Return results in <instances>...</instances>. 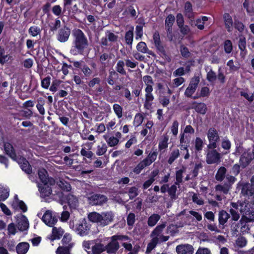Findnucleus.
<instances>
[{"label": "nucleus", "instance_id": "nucleus-35", "mask_svg": "<svg viewBox=\"0 0 254 254\" xmlns=\"http://www.w3.org/2000/svg\"><path fill=\"white\" fill-rule=\"evenodd\" d=\"M180 227H183V225L170 224L167 227V230L168 233H169L172 236H174L178 233L179 230L178 229Z\"/></svg>", "mask_w": 254, "mask_h": 254}, {"label": "nucleus", "instance_id": "nucleus-17", "mask_svg": "<svg viewBox=\"0 0 254 254\" xmlns=\"http://www.w3.org/2000/svg\"><path fill=\"white\" fill-rule=\"evenodd\" d=\"M42 220L47 225L53 227L58 221V219L53 216L52 211L47 210L42 217Z\"/></svg>", "mask_w": 254, "mask_h": 254}, {"label": "nucleus", "instance_id": "nucleus-59", "mask_svg": "<svg viewBox=\"0 0 254 254\" xmlns=\"http://www.w3.org/2000/svg\"><path fill=\"white\" fill-rule=\"evenodd\" d=\"M20 167L23 171L28 174H30L32 172L31 166L27 161H25V163H23V164H21L20 165Z\"/></svg>", "mask_w": 254, "mask_h": 254}, {"label": "nucleus", "instance_id": "nucleus-41", "mask_svg": "<svg viewBox=\"0 0 254 254\" xmlns=\"http://www.w3.org/2000/svg\"><path fill=\"white\" fill-rule=\"evenodd\" d=\"M239 48L241 51V55H243L244 56L246 54V38L243 36H241L239 40Z\"/></svg>", "mask_w": 254, "mask_h": 254}, {"label": "nucleus", "instance_id": "nucleus-15", "mask_svg": "<svg viewBox=\"0 0 254 254\" xmlns=\"http://www.w3.org/2000/svg\"><path fill=\"white\" fill-rule=\"evenodd\" d=\"M254 159L251 155V152L248 151H244L240 157L239 164L242 168H245Z\"/></svg>", "mask_w": 254, "mask_h": 254}, {"label": "nucleus", "instance_id": "nucleus-14", "mask_svg": "<svg viewBox=\"0 0 254 254\" xmlns=\"http://www.w3.org/2000/svg\"><path fill=\"white\" fill-rule=\"evenodd\" d=\"M176 251L178 254H193L194 248L189 244H181L176 247Z\"/></svg>", "mask_w": 254, "mask_h": 254}, {"label": "nucleus", "instance_id": "nucleus-45", "mask_svg": "<svg viewBox=\"0 0 254 254\" xmlns=\"http://www.w3.org/2000/svg\"><path fill=\"white\" fill-rule=\"evenodd\" d=\"M178 185H176L174 184V185H172L168 189V194L171 198V199H176L177 198V196L176 195V191H177V186Z\"/></svg>", "mask_w": 254, "mask_h": 254}, {"label": "nucleus", "instance_id": "nucleus-16", "mask_svg": "<svg viewBox=\"0 0 254 254\" xmlns=\"http://www.w3.org/2000/svg\"><path fill=\"white\" fill-rule=\"evenodd\" d=\"M38 176L41 181L40 184L47 183L50 185H55V181L52 178H48L47 172L44 169H41L38 171Z\"/></svg>", "mask_w": 254, "mask_h": 254}, {"label": "nucleus", "instance_id": "nucleus-6", "mask_svg": "<svg viewBox=\"0 0 254 254\" xmlns=\"http://www.w3.org/2000/svg\"><path fill=\"white\" fill-rule=\"evenodd\" d=\"M158 153L156 151L150 152L147 157L140 161L133 169V172L136 174H139L142 170L147 166L150 165L157 158Z\"/></svg>", "mask_w": 254, "mask_h": 254}, {"label": "nucleus", "instance_id": "nucleus-10", "mask_svg": "<svg viewBox=\"0 0 254 254\" xmlns=\"http://www.w3.org/2000/svg\"><path fill=\"white\" fill-rule=\"evenodd\" d=\"M208 150L206 155V161L208 164L218 163L220 161L221 155L216 150Z\"/></svg>", "mask_w": 254, "mask_h": 254}, {"label": "nucleus", "instance_id": "nucleus-24", "mask_svg": "<svg viewBox=\"0 0 254 254\" xmlns=\"http://www.w3.org/2000/svg\"><path fill=\"white\" fill-rule=\"evenodd\" d=\"M4 148L6 153L13 160H16V155L13 146L9 143L6 142L4 144Z\"/></svg>", "mask_w": 254, "mask_h": 254}, {"label": "nucleus", "instance_id": "nucleus-42", "mask_svg": "<svg viewBox=\"0 0 254 254\" xmlns=\"http://www.w3.org/2000/svg\"><path fill=\"white\" fill-rule=\"evenodd\" d=\"M64 233V230L61 227H54L53 228L52 234L54 239H60Z\"/></svg>", "mask_w": 254, "mask_h": 254}, {"label": "nucleus", "instance_id": "nucleus-19", "mask_svg": "<svg viewBox=\"0 0 254 254\" xmlns=\"http://www.w3.org/2000/svg\"><path fill=\"white\" fill-rule=\"evenodd\" d=\"M254 221V209L252 207L242 215L240 222L242 225L244 222H251Z\"/></svg>", "mask_w": 254, "mask_h": 254}, {"label": "nucleus", "instance_id": "nucleus-29", "mask_svg": "<svg viewBox=\"0 0 254 254\" xmlns=\"http://www.w3.org/2000/svg\"><path fill=\"white\" fill-rule=\"evenodd\" d=\"M136 49L138 52L142 53H147L150 55H153V52L149 50L146 43L144 42H139L136 46Z\"/></svg>", "mask_w": 254, "mask_h": 254}, {"label": "nucleus", "instance_id": "nucleus-48", "mask_svg": "<svg viewBox=\"0 0 254 254\" xmlns=\"http://www.w3.org/2000/svg\"><path fill=\"white\" fill-rule=\"evenodd\" d=\"M40 27L36 26H31L28 30L29 33L33 37H35L41 33Z\"/></svg>", "mask_w": 254, "mask_h": 254}, {"label": "nucleus", "instance_id": "nucleus-57", "mask_svg": "<svg viewBox=\"0 0 254 254\" xmlns=\"http://www.w3.org/2000/svg\"><path fill=\"white\" fill-rule=\"evenodd\" d=\"M247 90L248 89L241 91L240 95L241 96L245 97L250 102H252L254 100V94L249 95L247 91Z\"/></svg>", "mask_w": 254, "mask_h": 254}, {"label": "nucleus", "instance_id": "nucleus-26", "mask_svg": "<svg viewBox=\"0 0 254 254\" xmlns=\"http://www.w3.org/2000/svg\"><path fill=\"white\" fill-rule=\"evenodd\" d=\"M29 245L26 242H22L19 243L16 248V250L18 254H25L28 251Z\"/></svg>", "mask_w": 254, "mask_h": 254}, {"label": "nucleus", "instance_id": "nucleus-50", "mask_svg": "<svg viewBox=\"0 0 254 254\" xmlns=\"http://www.w3.org/2000/svg\"><path fill=\"white\" fill-rule=\"evenodd\" d=\"M144 118L143 116L139 113L136 114L133 120V125L135 127H138L143 122Z\"/></svg>", "mask_w": 254, "mask_h": 254}, {"label": "nucleus", "instance_id": "nucleus-7", "mask_svg": "<svg viewBox=\"0 0 254 254\" xmlns=\"http://www.w3.org/2000/svg\"><path fill=\"white\" fill-rule=\"evenodd\" d=\"M207 135L209 142L207 145V148L208 149L216 148L220 140L218 131L214 127H210L207 131Z\"/></svg>", "mask_w": 254, "mask_h": 254}, {"label": "nucleus", "instance_id": "nucleus-39", "mask_svg": "<svg viewBox=\"0 0 254 254\" xmlns=\"http://www.w3.org/2000/svg\"><path fill=\"white\" fill-rule=\"evenodd\" d=\"M37 104L36 105V107L41 115L45 114V109L44 108V105L45 104V100L43 98H39L37 99Z\"/></svg>", "mask_w": 254, "mask_h": 254}, {"label": "nucleus", "instance_id": "nucleus-27", "mask_svg": "<svg viewBox=\"0 0 254 254\" xmlns=\"http://www.w3.org/2000/svg\"><path fill=\"white\" fill-rule=\"evenodd\" d=\"M161 216L157 213H153L150 216L147 220V225L149 227H154L160 219Z\"/></svg>", "mask_w": 254, "mask_h": 254}, {"label": "nucleus", "instance_id": "nucleus-61", "mask_svg": "<svg viewBox=\"0 0 254 254\" xmlns=\"http://www.w3.org/2000/svg\"><path fill=\"white\" fill-rule=\"evenodd\" d=\"M168 137L165 136L161 141L159 143V149L161 150L166 149L168 147Z\"/></svg>", "mask_w": 254, "mask_h": 254}, {"label": "nucleus", "instance_id": "nucleus-13", "mask_svg": "<svg viewBox=\"0 0 254 254\" xmlns=\"http://www.w3.org/2000/svg\"><path fill=\"white\" fill-rule=\"evenodd\" d=\"M231 230L233 236H238L240 234V232H243L247 228L248 226H246V224L244 223L242 225L240 222V220L239 222H231Z\"/></svg>", "mask_w": 254, "mask_h": 254}, {"label": "nucleus", "instance_id": "nucleus-62", "mask_svg": "<svg viewBox=\"0 0 254 254\" xmlns=\"http://www.w3.org/2000/svg\"><path fill=\"white\" fill-rule=\"evenodd\" d=\"M106 36L107 37L108 40L112 42H116L118 38V36L117 35L109 31L106 32Z\"/></svg>", "mask_w": 254, "mask_h": 254}, {"label": "nucleus", "instance_id": "nucleus-34", "mask_svg": "<svg viewBox=\"0 0 254 254\" xmlns=\"http://www.w3.org/2000/svg\"><path fill=\"white\" fill-rule=\"evenodd\" d=\"M185 15L189 18H191L193 17L192 5L190 1H187L185 3Z\"/></svg>", "mask_w": 254, "mask_h": 254}, {"label": "nucleus", "instance_id": "nucleus-25", "mask_svg": "<svg viewBox=\"0 0 254 254\" xmlns=\"http://www.w3.org/2000/svg\"><path fill=\"white\" fill-rule=\"evenodd\" d=\"M223 19L225 25V27L228 32L232 31L233 20L232 17L229 13H225L223 15Z\"/></svg>", "mask_w": 254, "mask_h": 254}, {"label": "nucleus", "instance_id": "nucleus-38", "mask_svg": "<svg viewBox=\"0 0 254 254\" xmlns=\"http://www.w3.org/2000/svg\"><path fill=\"white\" fill-rule=\"evenodd\" d=\"M240 211L243 215L245 213L252 208L251 204L248 202L246 201H240L239 202Z\"/></svg>", "mask_w": 254, "mask_h": 254}, {"label": "nucleus", "instance_id": "nucleus-5", "mask_svg": "<svg viewBox=\"0 0 254 254\" xmlns=\"http://www.w3.org/2000/svg\"><path fill=\"white\" fill-rule=\"evenodd\" d=\"M158 153L156 151L150 152L147 157L140 161L133 169V172L136 174H139L142 170L147 166L150 165L157 158Z\"/></svg>", "mask_w": 254, "mask_h": 254}, {"label": "nucleus", "instance_id": "nucleus-55", "mask_svg": "<svg viewBox=\"0 0 254 254\" xmlns=\"http://www.w3.org/2000/svg\"><path fill=\"white\" fill-rule=\"evenodd\" d=\"M224 50L227 53H230L233 50V46L232 42L230 40H227L224 42Z\"/></svg>", "mask_w": 254, "mask_h": 254}, {"label": "nucleus", "instance_id": "nucleus-64", "mask_svg": "<svg viewBox=\"0 0 254 254\" xmlns=\"http://www.w3.org/2000/svg\"><path fill=\"white\" fill-rule=\"evenodd\" d=\"M192 199L193 202L198 205H201L204 204V201L197 194L194 193L192 195Z\"/></svg>", "mask_w": 254, "mask_h": 254}, {"label": "nucleus", "instance_id": "nucleus-1", "mask_svg": "<svg viewBox=\"0 0 254 254\" xmlns=\"http://www.w3.org/2000/svg\"><path fill=\"white\" fill-rule=\"evenodd\" d=\"M72 36L73 46L70 53L73 55H82L89 45L87 37L81 30L77 28L72 31Z\"/></svg>", "mask_w": 254, "mask_h": 254}, {"label": "nucleus", "instance_id": "nucleus-63", "mask_svg": "<svg viewBox=\"0 0 254 254\" xmlns=\"http://www.w3.org/2000/svg\"><path fill=\"white\" fill-rule=\"evenodd\" d=\"M203 140L200 137H196L195 141V148L197 151H200L202 149Z\"/></svg>", "mask_w": 254, "mask_h": 254}, {"label": "nucleus", "instance_id": "nucleus-44", "mask_svg": "<svg viewBox=\"0 0 254 254\" xmlns=\"http://www.w3.org/2000/svg\"><path fill=\"white\" fill-rule=\"evenodd\" d=\"M154 100V96L152 93L145 94V101L144 103V107L149 109L152 105V101Z\"/></svg>", "mask_w": 254, "mask_h": 254}, {"label": "nucleus", "instance_id": "nucleus-46", "mask_svg": "<svg viewBox=\"0 0 254 254\" xmlns=\"http://www.w3.org/2000/svg\"><path fill=\"white\" fill-rule=\"evenodd\" d=\"M125 62L122 60L118 62L116 67V71L122 75H126V71L124 69Z\"/></svg>", "mask_w": 254, "mask_h": 254}, {"label": "nucleus", "instance_id": "nucleus-37", "mask_svg": "<svg viewBox=\"0 0 254 254\" xmlns=\"http://www.w3.org/2000/svg\"><path fill=\"white\" fill-rule=\"evenodd\" d=\"M57 184L63 190L69 191L71 190L70 185L64 180L58 181Z\"/></svg>", "mask_w": 254, "mask_h": 254}, {"label": "nucleus", "instance_id": "nucleus-43", "mask_svg": "<svg viewBox=\"0 0 254 254\" xmlns=\"http://www.w3.org/2000/svg\"><path fill=\"white\" fill-rule=\"evenodd\" d=\"M9 196V190L0 185V201L5 200Z\"/></svg>", "mask_w": 254, "mask_h": 254}, {"label": "nucleus", "instance_id": "nucleus-30", "mask_svg": "<svg viewBox=\"0 0 254 254\" xmlns=\"http://www.w3.org/2000/svg\"><path fill=\"white\" fill-rule=\"evenodd\" d=\"M193 108L197 113L202 115L205 114L207 111V106L206 104L202 102L196 103Z\"/></svg>", "mask_w": 254, "mask_h": 254}, {"label": "nucleus", "instance_id": "nucleus-9", "mask_svg": "<svg viewBox=\"0 0 254 254\" xmlns=\"http://www.w3.org/2000/svg\"><path fill=\"white\" fill-rule=\"evenodd\" d=\"M90 230V225L86 221L83 220L81 223L76 225L74 231L80 236L87 235Z\"/></svg>", "mask_w": 254, "mask_h": 254}, {"label": "nucleus", "instance_id": "nucleus-21", "mask_svg": "<svg viewBox=\"0 0 254 254\" xmlns=\"http://www.w3.org/2000/svg\"><path fill=\"white\" fill-rule=\"evenodd\" d=\"M28 227L29 222L27 218L24 215H22L21 217L18 220V229L21 231H23L26 230Z\"/></svg>", "mask_w": 254, "mask_h": 254}, {"label": "nucleus", "instance_id": "nucleus-11", "mask_svg": "<svg viewBox=\"0 0 254 254\" xmlns=\"http://www.w3.org/2000/svg\"><path fill=\"white\" fill-rule=\"evenodd\" d=\"M199 77L195 76L192 78L185 92V95L188 97H191L192 95L195 92L198 83H199Z\"/></svg>", "mask_w": 254, "mask_h": 254}, {"label": "nucleus", "instance_id": "nucleus-23", "mask_svg": "<svg viewBox=\"0 0 254 254\" xmlns=\"http://www.w3.org/2000/svg\"><path fill=\"white\" fill-rule=\"evenodd\" d=\"M253 185L249 183L245 184L242 186L241 193L243 195L252 196L254 193V189Z\"/></svg>", "mask_w": 254, "mask_h": 254}, {"label": "nucleus", "instance_id": "nucleus-28", "mask_svg": "<svg viewBox=\"0 0 254 254\" xmlns=\"http://www.w3.org/2000/svg\"><path fill=\"white\" fill-rule=\"evenodd\" d=\"M66 200L68 205L71 208L75 209L78 206V201L76 196L69 194L67 195Z\"/></svg>", "mask_w": 254, "mask_h": 254}, {"label": "nucleus", "instance_id": "nucleus-3", "mask_svg": "<svg viewBox=\"0 0 254 254\" xmlns=\"http://www.w3.org/2000/svg\"><path fill=\"white\" fill-rule=\"evenodd\" d=\"M88 218L90 221L104 227L113 221L114 215L112 211L103 212L101 213L92 212L88 214Z\"/></svg>", "mask_w": 254, "mask_h": 254}, {"label": "nucleus", "instance_id": "nucleus-40", "mask_svg": "<svg viewBox=\"0 0 254 254\" xmlns=\"http://www.w3.org/2000/svg\"><path fill=\"white\" fill-rule=\"evenodd\" d=\"M133 28H131V30H128L126 33L125 39L126 43L130 46L132 45L133 38Z\"/></svg>", "mask_w": 254, "mask_h": 254}, {"label": "nucleus", "instance_id": "nucleus-12", "mask_svg": "<svg viewBox=\"0 0 254 254\" xmlns=\"http://www.w3.org/2000/svg\"><path fill=\"white\" fill-rule=\"evenodd\" d=\"M70 29L66 26L61 28L57 35V40L61 42L64 43L68 41L70 35Z\"/></svg>", "mask_w": 254, "mask_h": 254}, {"label": "nucleus", "instance_id": "nucleus-58", "mask_svg": "<svg viewBox=\"0 0 254 254\" xmlns=\"http://www.w3.org/2000/svg\"><path fill=\"white\" fill-rule=\"evenodd\" d=\"M138 194V189L136 188H135L134 187H132L129 188V190H128V195H129V198L130 199H133Z\"/></svg>", "mask_w": 254, "mask_h": 254}, {"label": "nucleus", "instance_id": "nucleus-4", "mask_svg": "<svg viewBox=\"0 0 254 254\" xmlns=\"http://www.w3.org/2000/svg\"><path fill=\"white\" fill-rule=\"evenodd\" d=\"M230 217V214L225 210H222L218 212V227L215 223H209L207 224V228L211 231L217 233H220L221 231L219 228L223 229L225 228L226 223Z\"/></svg>", "mask_w": 254, "mask_h": 254}, {"label": "nucleus", "instance_id": "nucleus-20", "mask_svg": "<svg viewBox=\"0 0 254 254\" xmlns=\"http://www.w3.org/2000/svg\"><path fill=\"white\" fill-rule=\"evenodd\" d=\"M106 251L108 254H115L120 248L119 243L111 240V242L105 246Z\"/></svg>", "mask_w": 254, "mask_h": 254}, {"label": "nucleus", "instance_id": "nucleus-33", "mask_svg": "<svg viewBox=\"0 0 254 254\" xmlns=\"http://www.w3.org/2000/svg\"><path fill=\"white\" fill-rule=\"evenodd\" d=\"M180 154V151L178 149L176 148L173 150L169 155L168 163L169 164H172L174 161L179 157Z\"/></svg>", "mask_w": 254, "mask_h": 254}, {"label": "nucleus", "instance_id": "nucleus-54", "mask_svg": "<svg viewBox=\"0 0 254 254\" xmlns=\"http://www.w3.org/2000/svg\"><path fill=\"white\" fill-rule=\"evenodd\" d=\"M184 170L180 169L177 171L176 173V181L175 182L176 185L179 186L180 184L182 182L183 174Z\"/></svg>", "mask_w": 254, "mask_h": 254}, {"label": "nucleus", "instance_id": "nucleus-18", "mask_svg": "<svg viewBox=\"0 0 254 254\" xmlns=\"http://www.w3.org/2000/svg\"><path fill=\"white\" fill-rule=\"evenodd\" d=\"M37 183L39 190L42 197L49 196L52 194V190L51 186L53 185H50L48 183L45 184Z\"/></svg>", "mask_w": 254, "mask_h": 254}, {"label": "nucleus", "instance_id": "nucleus-56", "mask_svg": "<svg viewBox=\"0 0 254 254\" xmlns=\"http://www.w3.org/2000/svg\"><path fill=\"white\" fill-rule=\"evenodd\" d=\"M229 212L230 213V215H231V220L236 222L239 219L240 216L237 211L233 208H231L229 210Z\"/></svg>", "mask_w": 254, "mask_h": 254}, {"label": "nucleus", "instance_id": "nucleus-60", "mask_svg": "<svg viewBox=\"0 0 254 254\" xmlns=\"http://www.w3.org/2000/svg\"><path fill=\"white\" fill-rule=\"evenodd\" d=\"M175 21V17L172 14H169L166 18L165 20L166 27H172L173 24Z\"/></svg>", "mask_w": 254, "mask_h": 254}, {"label": "nucleus", "instance_id": "nucleus-51", "mask_svg": "<svg viewBox=\"0 0 254 254\" xmlns=\"http://www.w3.org/2000/svg\"><path fill=\"white\" fill-rule=\"evenodd\" d=\"M71 241V236L69 234H65L62 239V242L63 244L68 245V247L69 248H71L73 245V244L70 243Z\"/></svg>", "mask_w": 254, "mask_h": 254}, {"label": "nucleus", "instance_id": "nucleus-47", "mask_svg": "<svg viewBox=\"0 0 254 254\" xmlns=\"http://www.w3.org/2000/svg\"><path fill=\"white\" fill-rule=\"evenodd\" d=\"M113 110L119 119L123 116V108L119 104H115L113 106Z\"/></svg>", "mask_w": 254, "mask_h": 254}, {"label": "nucleus", "instance_id": "nucleus-53", "mask_svg": "<svg viewBox=\"0 0 254 254\" xmlns=\"http://www.w3.org/2000/svg\"><path fill=\"white\" fill-rule=\"evenodd\" d=\"M180 52L181 54V55L185 58H188L190 56V52L188 48L184 45H182L180 47Z\"/></svg>", "mask_w": 254, "mask_h": 254}, {"label": "nucleus", "instance_id": "nucleus-52", "mask_svg": "<svg viewBox=\"0 0 254 254\" xmlns=\"http://www.w3.org/2000/svg\"><path fill=\"white\" fill-rule=\"evenodd\" d=\"M247 240L244 237H240L236 241V245L239 248H243L246 246Z\"/></svg>", "mask_w": 254, "mask_h": 254}, {"label": "nucleus", "instance_id": "nucleus-36", "mask_svg": "<svg viewBox=\"0 0 254 254\" xmlns=\"http://www.w3.org/2000/svg\"><path fill=\"white\" fill-rule=\"evenodd\" d=\"M9 59V56L7 54H5L4 49L0 46V63L1 64H4L5 63L8 62Z\"/></svg>", "mask_w": 254, "mask_h": 254}, {"label": "nucleus", "instance_id": "nucleus-8", "mask_svg": "<svg viewBox=\"0 0 254 254\" xmlns=\"http://www.w3.org/2000/svg\"><path fill=\"white\" fill-rule=\"evenodd\" d=\"M88 201L91 205H102L108 201V198L105 195L95 193L88 197Z\"/></svg>", "mask_w": 254, "mask_h": 254}, {"label": "nucleus", "instance_id": "nucleus-32", "mask_svg": "<svg viewBox=\"0 0 254 254\" xmlns=\"http://www.w3.org/2000/svg\"><path fill=\"white\" fill-rule=\"evenodd\" d=\"M215 190L220 192H223L224 194H227L231 187L230 185L226 184L225 183L223 185H217L215 186Z\"/></svg>", "mask_w": 254, "mask_h": 254}, {"label": "nucleus", "instance_id": "nucleus-22", "mask_svg": "<svg viewBox=\"0 0 254 254\" xmlns=\"http://www.w3.org/2000/svg\"><path fill=\"white\" fill-rule=\"evenodd\" d=\"M105 251H106L105 246L98 242L97 240L94 241V245L92 246V251L93 254H100Z\"/></svg>", "mask_w": 254, "mask_h": 254}, {"label": "nucleus", "instance_id": "nucleus-49", "mask_svg": "<svg viewBox=\"0 0 254 254\" xmlns=\"http://www.w3.org/2000/svg\"><path fill=\"white\" fill-rule=\"evenodd\" d=\"M206 79L210 82H214L217 79L216 73L212 69H210L207 73Z\"/></svg>", "mask_w": 254, "mask_h": 254}, {"label": "nucleus", "instance_id": "nucleus-2", "mask_svg": "<svg viewBox=\"0 0 254 254\" xmlns=\"http://www.w3.org/2000/svg\"><path fill=\"white\" fill-rule=\"evenodd\" d=\"M166 226L165 222L158 225L150 234L151 240L148 244L146 252L150 253L158 244L167 242L170 238L169 236L163 235V231Z\"/></svg>", "mask_w": 254, "mask_h": 254}, {"label": "nucleus", "instance_id": "nucleus-31", "mask_svg": "<svg viewBox=\"0 0 254 254\" xmlns=\"http://www.w3.org/2000/svg\"><path fill=\"white\" fill-rule=\"evenodd\" d=\"M227 170L224 167H221L217 171L215 175V179L217 181L221 182L226 177Z\"/></svg>", "mask_w": 254, "mask_h": 254}]
</instances>
